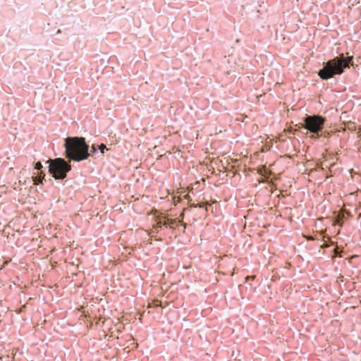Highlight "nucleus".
I'll return each mask as SVG.
<instances>
[{
	"label": "nucleus",
	"instance_id": "obj_3",
	"mask_svg": "<svg viewBox=\"0 0 361 361\" xmlns=\"http://www.w3.org/2000/svg\"><path fill=\"white\" fill-rule=\"evenodd\" d=\"M71 170V164L63 158L51 159L49 161V172L56 180L64 179Z\"/></svg>",
	"mask_w": 361,
	"mask_h": 361
},
{
	"label": "nucleus",
	"instance_id": "obj_2",
	"mask_svg": "<svg viewBox=\"0 0 361 361\" xmlns=\"http://www.w3.org/2000/svg\"><path fill=\"white\" fill-rule=\"evenodd\" d=\"M353 64V56L345 57L343 55H341L324 62L322 68L318 71V75L322 80H328L336 75H341Z\"/></svg>",
	"mask_w": 361,
	"mask_h": 361
},
{
	"label": "nucleus",
	"instance_id": "obj_8",
	"mask_svg": "<svg viewBox=\"0 0 361 361\" xmlns=\"http://www.w3.org/2000/svg\"><path fill=\"white\" fill-rule=\"evenodd\" d=\"M42 167H43V166H42V163H41L40 161H37V162L35 164V169H37V170H41Z\"/></svg>",
	"mask_w": 361,
	"mask_h": 361
},
{
	"label": "nucleus",
	"instance_id": "obj_7",
	"mask_svg": "<svg viewBox=\"0 0 361 361\" xmlns=\"http://www.w3.org/2000/svg\"><path fill=\"white\" fill-rule=\"evenodd\" d=\"M33 181L35 183V184H39L40 183H42V178L40 177H34L33 178Z\"/></svg>",
	"mask_w": 361,
	"mask_h": 361
},
{
	"label": "nucleus",
	"instance_id": "obj_6",
	"mask_svg": "<svg viewBox=\"0 0 361 361\" xmlns=\"http://www.w3.org/2000/svg\"><path fill=\"white\" fill-rule=\"evenodd\" d=\"M105 150H108L106 146L104 144L99 145V151H100L102 154H104Z\"/></svg>",
	"mask_w": 361,
	"mask_h": 361
},
{
	"label": "nucleus",
	"instance_id": "obj_4",
	"mask_svg": "<svg viewBox=\"0 0 361 361\" xmlns=\"http://www.w3.org/2000/svg\"><path fill=\"white\" fill-rule=\"evenodd\" d=\"M304 128L312 133H319L322 129L324 118L318 115L306 116L304 119Z\"/></svg>",
	"mask_w": 361,
	"mask_h": 361
},
{
	"label": "nucleus",
	"instance_id": "obj_1",
	"mask_svg": "<svg viewBox=\"0 0 361 361\" xmlns=\"http://www.w3.org/2000/svg\"><path fill=\"white\" fill-rule=\"evenodd\" d=\"M63 146L66 157L70 160L81 161L90 157V146L83 137H67Z\"/></svg>",
	"mask_w": 361,
	"mask_h": 361
},
{
	"label": "nucleus",
	"instance_id": "obj_5",
	"mask_svg": "<svg viewBox=\"0 0 361 361\" xmlns=\"http://www.w3.org/2000/svg\"><path fill=\"white\" fill-rule=\"evenodd\" d=\"M99 152V145H92L91 146V149H89L90 156L97 154Z\"/></svg>",
	"mask_w": 361,
	"mask_h": 361
},
{
	"label": "nucleus",
	"instance_id": "obj_9",
	"mask_svg": "<svg viewBox=\"0 0 361 361\" xmlns=\"http://www.w3.org/2000/svg\"><path fill=\"white\" fill-rule=\"evenodd\" d=\"M175 220L173 219H168L164 223V226H166L168 224H173Z\"/></svg>",
	"mask_w": 361,
	"mask_h": 361
}]
</instances>
